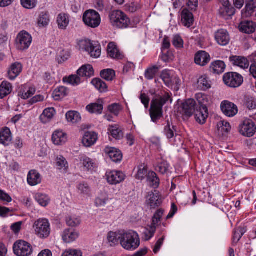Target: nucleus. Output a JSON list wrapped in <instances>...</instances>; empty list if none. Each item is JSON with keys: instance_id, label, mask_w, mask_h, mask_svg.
Masks as SVG:
<instances>
[{"instance_id": "nucleus-1", "label": "nucleus", "mask_w": 256, "mask_h": 256, "mask_svg": "<svg viewBox=\"0 0 256 256\" xmlns=\"http://www.w3.org/2000/svg\"><path fill=\"white\" fill-rule=\"evenodd\" d=\"M169 100L172 103V98L168 92H166L162 96L152 100L150 109V115L153 122L158 124L163 118L162 108Z\"/></svg>"}, {"instance_id": "nucleus-2", "label": "nucleus", "mask_w": 256, "mask_h": 256, "mask_svg": "<svg viewBox=\"0 0 256 256\" xmlns=\"http://www.w3.org/2000/svg\"><path fill=\"white\" fill-rule=\"evenodd\" d=\"M118 239L122 247L126 250H135L140 244L139 236L134 230H129L120 234Z\"/></svg>"}, {"instance_id": "nucleus-3", "label": "nucleus", "mask_w": 256, "mask_h": 256, "mask_svg": "<svg viewBox=\"0 0 256 256\" xmlns=\"http://www.w3.org/2000/svg\"><path fill=\"white\" fill-rule=\"evenodd\" d=\"M108 18L110 24L118 28H125L128 26L130 21L126 14L120 10H114L110 12Z\"/></svg>"}, {"instance_id": "nucleus-4", "label": "nucleus", "mask_w": 256, "mask_h": 256, "mask_svg": "<svg viewBox=\"0 0 256 256\" xmlns=\"http://www.w3.org/2000/svg\"><path fill=\"white\" fill-rule=\"evenodd\" d=\"M34 228L36 234L40 238H47L50 235V223L46 218H39L35 221Z\"/></svg>"}, {"instance_id": "nucleus-5", "label": "nucleus", "mask_w": 256, "mask_h": 256, "mask_svg": "<svg viewBox=\"0 0 256 256\" xmlns=\"http://www.w3.org/2000/svg\"><path fill=\"white\" fill-rule=\"evenodd\" d=\"M198 108L196 101L193 98H188L182 103L178 108V112L184 118H189Z\"/></svg>"}, {"instance_id": "nucleus-6", "label": "nucleus", "mask_w": 256, "mask_h": 256, "mask_svg": "<svg viewBox=\"0 0 256 256\" xmlns=\"http://www.w3.org/2000/svg\"><path fill=\"white\" fill-rule=\"evenodd\" d=\"M82 20L86 26L92 28L98 27L101 22L100 14L93 10H86L83 14Z\"/></svg>"}, {"instance_id": "nucleus-7", "label": "nucleus", "mask_w": 256, "mask_h": 256, "mask_svg": "<svg viewBox=\"0 0 256 256\" xmlns=\"http://www.w3.org/2000/svg\"><path fill=\"white\" fill-rule=\"evenodd\" d=\"M32 36L26 31L22 30L17 35L16 46L17 50L24 51L28 50L32 42Z\"/></svg>"}, {"instance_id": "nucleus-8", "label": "nucleus", "mask_w": 256, "mask_h": 256, "mask_svg": "<svg viewBox=\"0 0 256 256\" xmlns=\"http://www.w3.org/2000/svg\"><path fill=\"white\" fill-rule=\"evenodd\" d=\"M14 254L17 256H29L33 252L30 244L24 240H18L13 246Z\"/></svg>"}, {"instance_id": "nucleus-9", "label": "nucleus", "mask_w": 256, "mask_h": 256, "mask_svg": "<svg viewBox=\"0 0 256 256\" xmlns=\"http://www.w3.org/2000/svg\"><path fill=\"white\" fill-rule=\"evenodd\" d=\"M80 46L88 52L91 57L98 58L101 54V46L100 44L94 42L89 40L80 41Z\"/></svg>"}, {"instance_id": "nucleus-10", "label": "nucleus", "mask_w": 256, "mask_h": 256, "mask_svg": "<svg viewBox=\"0 0 256 256\" xmlns=\"http://www.w3.org/2000/svg\"><path fill=\"white\" fill-rule=\"evenodd\" d=\"M224 83L229 87L236 88L240 86L244 82L243 76L236 72H228L223 76Z\"/></svg>"}, {"instance_id": "nucleus-11", "label": "nucleus", "mask_w": 256, "mask_h": 256, "mask_svg": "<svg viewBox=\"0 0 256 256\" xmlns=\"http://www.w3.org/2000/svg\"><path fill=\"white\" fill-rule=\"evenodd\" d=\"M126 176L122 172L116 170H108L106 174L107 182L112 185H116L123 182Z\"/></svg>"}, {"instance_id": "nucleus-12", "label": "nucleus", "mask_w": 256, "mask_h": 256, "mask_svg": "<svg viewBox=\"0 0 256 256\" xmlns=\"http://www.w3.org/2000/svg\"><path fill=\"white\" fill-rule=\"evenodd\" d=\"M240 133L248 137L252 136L255 133L256 126L254 122L250 119L244 120L239 126Z\"/></svg>"}, {"instance_id": "nucleus-13", "label": "nucleus", "mask_w": 256, "mask_h": 256, "mask_svg": "<svg viewBox=\"0 0 256 256\" xmlns=\"http://www.w3.org/2000/svg\"><path fill=\"white\" fill-rule=\"evenodd\" d=\"M146 202L151 208H155L160 206L162 200L160 192L157 190L149 192L146 196Z\"/></svg>"}, {"instance_id": "nucleus-14", "label": "nucleus", "mask_w": 256, "mask_h": 256, "mask_svg": "<svg viewBox=\"0 0 256 256\" xmlns=\"http://www.w3.org/2000/svg\"><path fill=\"white\" fill-rule=\"evenodd\" d=\"M220 108L222 112L228 117H233L238 112V106L234 104L228 100H224L222 102Z\"/></svg>"}, {"instance_id": "nucleus-15", "label": "nucleus", "mask_w": 256, "mask_h": 256, "mask_svg": "<svg viewBox=\"0 0 256 256\" xmlns=\"http://www.w3.org/2000/svg\"><path fill=\"white\" fill-rule=\"evenodd\" d=\"M107 54L111 58L122 60L124 58V53L120 51L114 42H110L107 46Z\"/></svg>"}, {"instance_id": "nucleus-16", "label": "nucleus", "mask_w": 256, "mask_h": 256, "mask_svg": "<svg viewBox=\"0 0 256 256\" xmlns=\"http://www.w3.org/2000/svg\"><path fill=\"white\" fill-rule=\"evenodd\" d=\"M229 60L230 62L234 66H236L242 69H247L250 66V58L248 59L242 56H232L230 57Z\"/></svg>"}, {"instance_id": "nucleus-17", "label": "nucleus", "mask_w": 256, "mask_h": 256, "mask_svg": "<svg viewBox=\"0 0 256 256\" xmlns=\"http://www.w3.org/2000/svg\"><path fill=\"white\" fill-rule=\"evenodd\" d=\"M22 66L20 62L12 63L8 69L7 73L8 78L12 80H14L22 72Z\"/></svg>"}, {"instance_id": "nucleus-18", "label": "nucleus", "mask_w": 256, "mask_h": 256, "mask_svg": "<svg viewBox=\"0 0 256 256\" xmlns=\"http://www.w3.org/2000/svg\"><path fill=\"white\" fill-rule=\"evenodd\" d=\"M215 39L218 44L226 46L230 42V36L226 30L220 29L216 32Z\"/></svg>"}, {"instance_id": "nucleus-19", "label": "nucleus", "mask_w": 256, "mask_h": 256, "mask_svg": "<svg viewBox=\"0 0 256 256\" xmlns=\"http://www.w3.org/2000/svg\"><path fill=\"white\" fill-rule=\"evenodd\" d=\"M210 55L205 51H199L195 54L194 62L197 65L204 66L210 62Z\"/></svg>"}, {"instance_id": "nucleus-20", "label": "nucleus", "mask_w": 256, "mask_h": 256, "mask_svg": "<svg viewBox=\"0 0 256 256\" xmlns=\"http://www.w3.org/2000/svg\"><path fill=\"white\" fill-rule=\"evenodd\" d=\"M104 151L114 162H118L122 160V154L120 150L115 148L107 146Z\"/></svg>"}, {"instance_id": "nucleus-21", "label": "nucleus", "mask_w": 256, "mask_h": 256, "mask_svg": "<svg viewBox=\"0 0 256 256\" xmlns=\"http://www.w3.org/2000/svg\"><path fill=\"white\" fill-rule=\"evenodd\" d=\"M12 140V134L10 129L4 127L0 130V144L4 146L10 145Z\"/></svg>"}, {"instance_id": "nucleus-22", "label": "nucleus", "mask_w": 256, "mask_h": 256, "mask_svg": "<svg viewBox=\"0 0 256 256\" xmlns=\"http://www.w3.org/2000/svg\"><path fill=\"white\" fill-rule=\"evenodd\" d=\"M181 22L184 26L190 28L194 22L193 14L187 8H184L181 12Z\"/></svg>"}, {"instance_id": "nucleus-23", "label": "nucleus", "mask_w": 256, "mask_h": 256, "mask_svg": "<svg viewBox=\"0 0 256 256\" xmlns=\"http://www.w3.org/2000/svg\"><path fill=\"white\" fill-rule=\"evenodd\" d=\"M104 109V102L102 99L99 98L97 102L91 103L86 106V110L90 114H102Z\"/></svg>"}, {"instance_id": "nucleus-24", "label": "nucleus", "mask_w": 256, "mask_h": 256, "mask_svg": "<svg viewBox=\"0 0 256 256\" xmlns=\"http://www.w3.org/2000/svg\"><path fill=\"white\" fill-rule=\"evenodd\" d=\"M194 114V118L196 122L200 124H203L206 123L208 116V108H198Z\"/></svg>"}, {"instance_id": "nucleus-25", "label": "nucleus", "mask_w": 256, "mask_h": 256, "mask_svg": "<svg viewBox=\"0 0 256 256\" xmlns=\"http://www.w3.org/2000/svg\"><path fill=\"white\" fill-rule=\"evenodd\" d=\"M256 9V0H246L244 9L242 11L243 18H248L252 16Z\"/></svg>"}, {"instance_id": "nucleus-26", "label": "nucleus", "mask_w": 256, "mask_h": 256, "mask_svg": "<svg viewBox=\"0 0 256 256\" xmlns=\"http://www.w3.org/2000/svg\"><path fill=\"white\" fill-rule=\"evenodd\" d=\"M212 87V82L206 74L199 77L197 81V88L200 90L206 91Z\"/></svg>"}, {"instance_id": "nucleus-27", "label": "nucleus", "mask_w": 256, "mask_h": 256, "mask_svg": "<svg viewBox=\"0 0 256 256\" xmlns=\"http://www.w3.org/2000/svg\"><path fill=\"white\" fill-rule=\"evenodd\" d=\"M98 140V135L93 132H85L82 140V144L86 147H90L94 145Z\"/></svg>"}, {"instance_id": "nucleus-28", "label": "nucleus", "mask_w": 256, "mask_h": 256, "mask_svg": "<svg viewBox=\"0 0 256 256\" xmlns=\"http://www.w3.org/2000/svg\"><path fill=\"white\" fill-rule=\"evenodd\" d=\"M27 181L30 186H36L41 182V176L37 170H30L28 174Z\"/></svg>"}, {"instance_id": "nucleus-29", "label": "nucleus", "mask_w": 256, "mask_h": 256, "mask_svg": "<svg viewBox=\"0 0 256 256\" xmlns=\"http://www.w3.org/2000/svg\"><path fill=\"white\" fill-rule=\"evenodd\" d=\"M239 27L241 32L250 34L255 32L256 24L252 21L245 20L240 22Z\"/></svg>"}, {"instance_id": "nucleus-30", "label": "nucleus", "mask_w": 256, "mask_h": 256, "mask_svg": "<svg viewBox=\"0 0 256 256\" xmlns=\"http://www.w3.org/2000/svg\"><path fill=\"white\" fill-rule=\"evenodd\" d=\"M66 134L62 130H56L54 131L52 135V140L53 143L56 145H61L66 141Z\"/></svg>"}, {"instance_id": "nucleus-31", "label": "nucleus", "mask_w": 256, "mask_h": 256, "mask_svg": "<svg viewBox=\"0 0 256 256\" xmlns=\"http://www.w3.org/2000/svg\"><path fill=\"white\" fill-rule=\"evenodd\" d=\"M77 74L86 78H90L94 74V68L90 64L84 65L77 70Z\"/></svg>"}, {"instance_id": "nucleus-32", "label": "nucleus", "mask_w": 256, "mask_h": 256, "mask_svg": "<svg viewBox=\"0 0 256 256\" xmlns=\"http://www.w3.org/2000/svg\"><path fill=\"white\" fill-rule=\"evenodd\" d=\"M78 233L75 230L68 228L63 232L62 239L66 242L70 243L75 240L78 237Z\"/></svg>"}, {"instance_id": "nucleus-33", "label": "nucleus", "mask_w": 256, "mask_h": 256, "mask_svg": "<svg viewBox=\"0 0 256 256\" xmlns=\"http://www.w3.org/2000/svg\"><path fill=\"white\" fill-rule=\"evenodd\" d=\"M226 65L225 63L220 60H215L211 63L210 70L215 74H221L224 72Z\"/></svg>"}, {"instance_id": "nucleus-34", "label": "nucleus", "mask_w": 256, "mask_h": 256, "mask_svg": "<svg viewBox=\"0 0 256 256\" xmlns=\"http://www.w3.org/2000/svg\"><path fill=\"white\" fill-rule=\"evenodd\" d=\"M36 92V89L32 87H28L26 85L22 86L18 95L22 98L26 100L31 97Z\"/></svg>"}, {"instance_id": "nucleus-35", "label": "nucleus", "mask_w": 256, "mask_h": 256, "mask_svg": "<svg viewBox=\"0 0 256 256\" xmlns=\"http://www.w3.org/2000/svg\"><path fill=\"white\" fill-rule=\"evenodd\" d=\"M58 27L60 30H66L70 23V16L65 13L60 14L56 20Z\"/></svg>"}, {"instance_id": "nucleus-36", "label": "nucleus", "mask_w": 256, "mask_h": 256, "mask_svg": "<svg viewBox=\"0 0 256 256\" xmlns=\"http://www.w3.org/2000/svg\"><path fill=\"white\" fill-rule=\"evenodd\" d=\"M157 164L156 167V170L160 173L162 174H167L169 170L170 166V164L168 162L162 158L157 159Z\"/></svg>"}, {"instance_id": "nucleus-37", "label": "nucleus", "mask_w": 256, "mask_h": 256, "mask_svg": "<svg viewBox=\"0 0 256 256\" xmlns=\"http://www.w3.org/2000/svg\"><path fill=\"white\" fill-rule=\"evenodd\" d=\"M12 90V84L7 81H3L0 85V98L3 99L9 95Z\"/></svg>"}, {"instance_id": "nucleus-38", "label": "nucleus", "mask_w": 256, "mask_h": 256, "mask_svg": "<svg viewBox=\"0 0 256 256\" xmlns=\"http://www.w3.org/2000/svg\"><path fill=\"white\" fill-rule=\"evenodd\" d=\"M235 8L232 5L225 7H220L219 9L220 16L226 19H229L235 14Z\"/></svg>"}, {"instance_id": "nucleus-39", "label": "nucleus", "mask_w": 256, "mask_h": 256, "mask_svg": "<svg viewBox=\"0 0 256 256\" xmlns=\"http://www.w3.org/2000/svg\"><path fill=\"white\" fill-rule=\"evenodd\" d=\"M56 110L54 108H50L45 109L40 116V121L44 124L50 122L54 116Z\"/></svg>"}, {"instance_id": "nucleus-40", "label": "nucleus", "mask_w": 256, "mask_h": 256, "mask_svg": "<svg viewBox=\"0 0 256 256\" xmlns=\"http://www.w3.org/2000/svg\"><path fill=\"white\" fill-rule=\"evenodd\" d=\"M147 181L148 182L150 186L154 189L157 188L160 186V180L154 172H150L148 173Z\"/></svg>"}, {"instance_id": "nucleus-41", "label": "nucleus", "mask_w": 256, "mask_h": 256, "mask_svg": "<svg viewBox=\"0 0 256 256\" xmlns=\"http://www.w3.org/2000/svg\"><path fill=\"white\" fill-rule=\"evenodd\" d=\"M68 90L64 86H59L56 88L52 93L54 98L60 100L68 94Z\"/></svg>"}, {"instance_id": "nucleus-42", "label": "nucleus", "mask_w": 256, "mask_h": 256, "mask_svg": "<svg viewBox=\"0 0 256 256\" xmlns=\"http://www.w3.org/2000/svg\"><path fill=\"white\" fill-rule=\"evenodd\" d=\"M91 83L100 92H106L108 91L107 84L100 78H94Z\"/></svg>"}, {"instance_id": "nucleus-43", "label": "nucleus", "mask_w": 256, "mask_h": 256, "mask_svg": "<svg viewBox=\"0 0 256 256\" xmlns=\"http://www.w3.org/2000/svg\"><path fill=\"white\" fill-rule=\"evenodd\" d=\"M78 193L83 196H89L91 194V188L88 184L84 182H80L76 186Z\"/></svg>"}, {"instance_id": "nucleus-44", "label": "nucleus", "mask_w": 256, "mask_h": 256, "mask_svg": "<svg viewBox=\"0 0 256 256\" xmlns=\"http://www.w3.org/2000/svg\"><path fill=\"white\" fill-rule=\"evenodd\" d=\"M244 106L248 110L256 109V98L250 96H245L243 100Z\"/></svg>"}, {"instance_id": "nucleus-45", "label": "nucleus", "mask_w": 256, "mask_h": 256, "mask_svg": "<svg viewBox=\"0 0 256 256\" xmlns=\"http://www.w3.org/2000/svg\"><path fill=\"white\" fill-rule=\"evenodd\" d=\"M160 66L154 65L148 67L145 71L144 76L148 80H152L158 72L160 69Z\"/></svg>"}, {"instance_id": "nucleus-46", "label": "nucleus", "mask_w": 256, "mask_h": 256, "mask_svg": "<svg viewBox=\"0 0 256 256\" xmlns=\"http://www.w3.org/2000/svg\"><path fill=\"white\" fill-rule=\"evenodd\" d=\"M108 133L116 140H120L123 137V132L118 126H110L108 128Z\"/></svg>"}, {"instance_id": "nucleus-47", "label": "nucleus", "mask_w": 256, "mask_h": 256, "mask_svg": "<svg viewBox=\"0 0 256 256\" xmlns=\"http://www.w3.org/2000/svg\"><path fill=\"white\" fill-rule=\"evenodd\" d=\"M50 21V15L48 12H42L40 14L38 20V24L40 27H46Z\"/></svg>"}, {"instance_id": "nucleus-48", "label": "nucleus", "mask_w": 256, "mask_h": 256, "mask_svg": "<svg viewBox=\"0 0 256 256\" xmlns=\"http://www.w3.org/2000/svg\"><path fill=\"white\" fill-rule=\"evenodd\" d=\"M101 78L106 81L111 82L116 77V72L110 68L104 69L101 70L100 72Z\"/></svg>"}, {"instance_id": "nucleus-49", "label": "nucleus", "mask_w": 256, "mask_h": 256, "mask_svg": "<svg viewBox=\"0 0 256 256\" xmlns=\"http://www.w3.org/2000/svg\"><path fill=\"white\" fill-rule=\"evenodd\" d=\"M66 116L68 122L73 124L78 122L81 120L80 114L76 111H68L66 113Z\"/></svg>"}, {"instance_id": "nucleus-50", "label": "nucleus", "mask_w": 256, "mask_h": 256, "mask_svg": "<svg viewBox=\"0 0 256 256\" xmlns=\"http://www.w3.org/2000/svg\"><path fill=\"white\" fill-rule=\"evenodd\" d=\"M160 78L167 86L171 87L173 86L172 76H171L170 72L169 70H164L162 72Z\"/></svg>"}, {"instance_id": "nucleus-51", "label": "nucleus", "mask_w": 256, "mask_h": 256, "mask_svg": "<svg viewBox=\"0 0 256 256\" xmlns=\"http://www.w3.org/2000/svg\"><path fill=\"white\" fill-rule=\"evenodd\" d=\"M35 199L40 205L44 207L46 206L50 201V199L48 195L40 193L36 194Z\"/></svg>"}, {"instance_id": "nucleus-52", "label": "nucleus", "mask_w": 256, "mask_h": 256, "mask_svg": "<svg viewBox=\"0 0 256 256\" xmlns=\"http://www.w3.org/2000/svg\"><path fill=\"white\" fill-rule=\"evenodd\" d=\"M196 99L200 106L198 108H208V106L210 104L208 96L206 94H196Z\"/></svg>"}, {"instance_id": "nucleus-53", "label": "nucleus", "mask_w": 256, "mask_h": 256, "mask_svg": "<svg viewBox=\"0 0 256 256\" xmlns=\"http://www.w3.org/2000/svg\"><path fill=\"white\" fill-rule=\"evenodd\" d=\"M164 210L162 208H158L154 214L152 219L151 224L156 227L164 214Z\"/></svg>"}, {"instance_id": "nucleus-54", "label": "nucleus", "mask_w": 256, "mask_h": 256, "mask_svg": "<svg viewBox=\"0 0 256 256\" xmlns=\"http://www.w3.org/2000/svg\"><path fill=\"white\" fill-rule=\"evenodd\" d=\"M56 166L58 169L67 171L68 168V164L66 159L62 156H58L56 159Z\"/></svg>"}, {"instance_id": "nucleus-55", "label": "nucleus", "mask_w": 256, "mask_h": 256, "mask_svg": "<svg viewBox=\"0 0 256 256\" xmlns=\"http://www.w3.org/2000/svg\"><path fill=\"white\" fill-rule=\"evenodd\" d=\"M251 64L250 67V74L256 79V52L248 56Z\"/></svg>"}, {"instance_id": "nucleus-56", "label": "nucleus", "mask_w": 256, "mask_h": 256, "mask_svg": "<svg viewBox=\"0 0 256 256\" xmlns=\"http://www.w3.org/2000/svg\"><path fill=\"white\" fill-rule=\"evenodd\" d=\"M64 82H67L68 83L74 86H78L82 82L80 76L77 75H71L68 77H64L63 78Z\"/></svg>"}, {"instance_id": "nucleus-57", "label": "nucleus", "mask_w": 256, "mask_h": 256, "mask_svg": "<svg viewBox=\"0 0 256 256\" xmlns=\"http://www.w3.org/2000/svg\"><path fill=\"white\" fill-rule=\"evenodd\" d=\"M218 128L219 132L222 134L228 133L231 130V126L229 122L224 120H220L218 124Z\"/></svg>"}, {"instance_id": "nucleus-58", "label": "nucleus", "mask_w": 256, "mask_h": 256, "mask_svg": "<svg viewBox=\"0 0 256 256\" xmlns=\"http://www.w3.org/2000/svg\"><path fill=\"white\" fill-rule=\"evenodd\" d=\"M176 126H174L171 127L169 121L168 120L167 124L164 128V134L168 139H171L174 136V132L176 131Z\"/></svg>"}, {"instance_id": "nucleus-59", "label": "nucleus", "mask_w": 256, "mask_h": 256, "mask_svg": "<svg viewBox=\"0 0 256 256\" xmlns=\"http://www.w3.org/2000/svg\"><path fill=\"white\" fill-rule=\"evenodd\" d=\"M156 226H152L151 224L150 226H148V228L146 229L143 233L144 236V239L146 240H150L154 236L156 231Z\"/></svg>"}, {"instance_id": "nucleus-60", "label": "nucleus", "mask_w": 256, "mask_h": 256, "mask_svg": "<svg viewBox=\"0 0 256 256\" xmlns=\"http://www.w3.org/2000/svg\"><path fill=\"white\" fill-rule=\"evenodd\" d=\"M164 231V230H163L160 232L162 236L157 240V242H156V244L154 248L153 252L155 254H157L159 252L162 246V244H164V240H165V238L166 236V234L163 233V232Z\"/></svg>"}, {"instance_id": "nucleus-61", "label": "nucleus", "mask_w": 256, "mask_h": 256, "mask_svg": "<svg viewBox=\"0 0 256 256\" xmlns=\"http://www.w3.org/2000/svg\"><path fill=\"white\" fill-rule=\"evenodd\" d=\"M66 224L71 227H76L78 226L80 223V218H76L74 216H68L66 218Z\"/></svg>"}, {"instance_id": "nucleus-62", "label": "nucleus", "mask_w": 256, "mask_h": 256, "mask_svg": "<svg viewBox=\"0 0 256 256\" xmlns=\"http://www.w3.org/2000/svg\"><path fill=\"white\" fill-rule=\"evenodd\" d=\"M108 110L116 116H118L120 111L122 110V106L120 104L114 103L109 105L108 107Z\"/></svg>"}, {"instance_id": "nucleus-63", "label": "nucleus", "mask_w": 256, "mask_h": 256, "mask_svg": "<svg viewBox=\"0 0 256 256\" xmlns=\"http://www.w3.org/2000/svg\"><path fill=\"white\" fill-rule=\"evenodd\" d=\"M148 174L147 168L142 166H138V172L136 178L139 180H144Z\"/></svg>"}, {"instance_id": "nucleus-64", "label": "nucleus", "mask_w": 256, "mask_h": 256, "mask_svg": "<svg viewBox=\"0 0 256 256\" xmlns=\"http://www.w3.org/2000/svg\"><path fill=\"white\" fill-rule=\"evenodd\" d=\"M37 0H20L22 6L26 9H32L37 4Z\"/></svg>"}]
</instances>
